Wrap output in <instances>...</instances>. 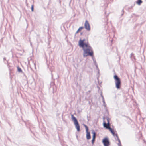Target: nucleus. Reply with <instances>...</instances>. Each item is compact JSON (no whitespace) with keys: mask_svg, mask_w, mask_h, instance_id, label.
Instances as JSON below:
<instances>
[{"mask_svg":"<svg viewBox=\"0 0 146 146\" xmlns=\"http://www.w3.org/2000/svg\"><path fill=\"white\" fill-rule=\"evenodd\" d=\"M83 28V27H80L78 29L76 32V34L78 33Z\"/></svg>","mask_w":146,"mask_h":146,"instance_id":"9d476101","label":"nucleus"},{"mask_svg":"<svg viewBox=\"0 0 146 146\" xmlns=\"http://www.w3.org/2000/svg\"><path fill=\"white\" fill-rule=\"evenodd\" d=\"M142 1L141 0H138L137 2V3L138 5H140L142 3Z\"/></svg>","mask_w":146,"mask_h":146,"instance_id":"9b49d317","label":"nucleus"},{"mask_svg":"<svg viewBox=\"0 0 146 146\" xmlns=\"http://www.w3.org/2000/svg\"><path fill=\"white\" fill-rule=\"evenodd\" d=\"M107 120H108L107 123L106 124L105 122H104L103 123V124H104V126L107 129H109V128H110V124L109 120L108 119H107Z\"/></svg>","mask_w":146,"mask_h":146,"instance_id":"6e6552de","label":"nucleus"},{"mask_svg":"<svg viewBox=\"0 0 146 146\" xmlns=\"http://www.w3.org/2000/svg\"><path fill=\"white\" fill-rule=\"evenodd\" d=\"M79 45L82 48L84 51V57H85L88 56H93L94 53L93 49L90 45L88 39L86 41L85 39H80L79 41Z\"/></svg>","mask_w":146,"mask_h":146,"instance_id":"f257e3e1","label":"nucleus"},{"mask_svg":"<svg viewBox=\"0 0 146 146\" xmlns=\"http://www.w3.org/2000/svg\"><path fill=\"white\" fill-rule=\"evenodd\" d=\"M92 133L93 134V136L92 139V144H93L94 143V142L95 140L96 136V133L94 132H92Z\"/></svg>","mask_w":146,"mask_h":146,"instance_id":"1a4fd4ad","label":"nucleus"},{"mask_svg":"<svg viewBox=\"0 0 146 146\" xmlns=\"http://www.w3.org/2000/svg\"><path fill=\"white\" fill-rule=\"evenodd\" d=\"M84 26L85 29L88 31H89L90 30V24L87 20H86L84 24Z\"/></svg>","mask_w":146,"mask_h":146,"instance_id":"423d86ee","label":"nucleus"},{"mask_svg":"<svg viewBox=\"0 0 146 146\" xmlns=\"http://www.w3.org/2000/svg\"><path fill=\"white\" fill-rule=\"evenodd\" d=\"M85 127L87 132L86 138L88 139H89L91 138V136L90 132H88V129L87 126L85 125H84Z\"/></svg>","mask_w":146,"mask_h":146,"instance_id":"0eeeda50","label":"nucleus"},{"mask_svg":"<svg viewBox=\"0 0 146 146\" xmlns=\"http://www.w3.org/2000/svg\"><path fill=\"white\" fill-rule=\"evenodd\" d=\"M114 78L115 80L116 88L117 89H120L121 84L120 79L116 75L114 76Z\"/></svg>","mask_w":146,"mask_h":146,"instance_id":"f03ea898","label":"nucleus"},{"mask_svg":"<svg viewBox=\"0 0 146 146\" xmlns=\"http://www.w3.org/2000/svg\"><path fill=\"white\" fill-rule=\"evenodd\" d=\"M71 116L72 120L74 122L77 131L78 132L80 131V127L76 119L74 116L73 115H71Z\"/></svg>","mask_w":146,"mask_h":146,"instance_id":"7ed1b4c3","label":"nucleus"},{"mask_svg":"<svg viewBox=\"0 0 146 146\" xmlns=\"http://www.w3.org/2000/svg\"><path fill=\"white\" fill-rule=\"evenodd\" d=\"M18 70L19 72H21V69L20 68H19L18 67Z\"/></svg>","mask_w":146,"mask_h":146,"instance_id":"f8f14e48","label":"nucleus"},{"mask_svg":"<svg viewBox=\"0 0 146 146\" xmlns=\"http://www.w3.org/2000/svg\"><path fill=\"white\" fill-rule=\"evenodd\" d=\"M109 129L110 130V131H111L112 134L114 136L116 137L119 142H120V140L117 134L115 133L113 129H112L110 127V128H109Z\"/></svg>","mask_w":146,"mask_h":146,"instance_id":"39448f33","label":"nucleus"},{"mask_svg":"<svg viewBox=\"0 0 146 146\" xmlns=\"http://www.w3.org/2000/svg\"><path fill=\"white\" fill-rule=\"evenodd\" d=\"M31 10L32 11H33V5H32L31 6Z\"/></svg>","mask_w":146,"mask_h":146,"instance_id":"ddd939ff","label":"nucleus"},{"mask_svg":"<svg viewBox=\"0 0 146 146\" xmlns=\"http://www.w3.org/2000/svg\"><path fill=\"white\" fill-rule=\"evenodd\" d=\"M104 146H109L110 145V142L108 139L107 138H104L102 141Z\"/></svg>","mask_w":146,"mask_h":146,"instance_id":"20e7f679","label":"nucleus"}]
</instances>
